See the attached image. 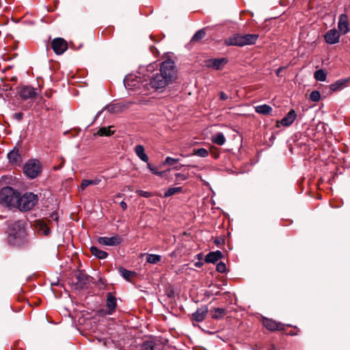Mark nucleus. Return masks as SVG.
<instances>
[{"label":"nucleus","instance_id":"nucleus-1","mask_svg":"<svg viewBox=\"0 0 350 350\" xmlns=\"http://www.w3.org/2000/svg\"><path fill=\"white\" fill-rule=\"evenodd\" d=\"M158 64H150L147 66V79L141 80V77L134 74L127 75L124 79V87L131 88H165L176 79V70L174 61L167 59L160 65L159 70H157Z\"/></svg>","mask_w":350,"mask_h":350},{"label":"nucleus","instance_id":"nucleus-2","mask_svg":"<svg viewBox=\"0 0 350 350\" xmlns=\"http://www.w3.org/2000/svg\"><path fill=\"white\" fill-rule=\"evenodd\" d=\"M27 225V222L23 219L8 222L7 240L9 244L15 247H22L29 242Z\"/></svg>","mask_w":350,"mask_h":350},{"label":"nucleus","instance_id":"nucleus-3","mask_svg":"<svg viewBox=\"0 0 350 350\" xmlns=\"http://www.w3.org/2000/svg\"><path fill=\"white\" fill-rule=\"evenodd\" d=\"M257 38L258 35L256 34L240 35L237 33L226 38L224 40V44L226 46H243L255 43Z\"/></svg>","mask_w":350,"mask_h":350},{"label":"nucleus","instance_id":"nucleus-4","mask_svg":"<svg viewBox=\"0 0 350 350\" xmlns=\"http://www.w3.org/2000/svg\"><path fill=\"white\" fill-rule=\"evenodd\" d=\"M38 196L31 192L25 193L22 196L18 193V200L15 208L21 211H27L31 210L38 202Z\"/></svg>","mask_w":350,"mask_h":350},{"label":"nucleus","instance_id":"nucleus-5","mask_svg":"<svg viewBox=\"0 0 350 350\" xmlns=\"http://www.w3.org/2000/svg\"><path fill=\"white\" fill-rule=\"evenodd\" d=\"M18 192L10 187H3L0 190V204L10 208H15Z\"/></svg>","mask_w":350,"mask_h":350},{"label":"nucleus","instance_id":"nucleus-6","mask_svg":"<svg viewBox=\"0 0 350 350\" xmlns=\"http://www.w3.org/2000/svg\"><path fill=\"white\" fill-rule=\"evenodd\" d=\"M42 170V166L38 160H29L23 166V172L30 178H36Z\"/></svg>","mask_w":350,"mask_h":350},{"label":"nucleus","instance_id":"nucleus-7","mask_svg":"<svg viewBox=\"0 0 350 350\" xmlns=\"http://www.w3.org/2000/svg\"><path fill=\"white\" fill-rule=\"evenodd\" d=\"M98 243L106 246H118L122 242V239L118 234H116L111 237H100L98 238Z\"/></svg>","mask_w":350,"mask_h":350},{"label":"nucleus","instance_id":"nucleus-8","mask_svg":"<svg viewBox=\"0 0 350 350\" xmlns=\"http://www.w3.org/2000/svg\"><path fill=\"white\" fill-rule=\"evenodd\" d=\"M51 47L55 54L62 55L67 50L68 44L63 38H57L51 42Z\"/></svg>","mask_w":350,"mask_h":350},{"label":"nucleus","instance_id":"nucleus-9","mask_svg":"<svg viewBox=\"0 0 350 350\" xmlns=\"http://www.w3.org/2000/svg\"><path fill=\"white\" fill-rule=\"evenodd\" d=\"M297 117L296 111L294 109H291L281 120L277 121L276 126L279 127L282 125L284 127H288L293 124Z\"/></svg>","mask_w":350,"mask_h":350},{"label":"nucleus","instance_id":"nucleus-10","mask_svg":"<svg viewBox=\"0 0 350 350\" xmlns=\"http://www.w3.org/2000/svg\"><path fill=\"white\" fill-rule=\"evenodd\" d=\"M338 32L345 35L350 31V23H349L348 16L346 14L340 15L338 23Z\"/></svg>","mask_w":350,"mask_h":350},{"label":"nucleus","instance_id":"nucleus-11","mask_svg":"<svg viewBox=\"0 0 350 350\" xmlns=\"http://www.w3.org/2000/svg\"><path fill=\"white\" fill-rule=\"evenodd\" d=\"M340 36V33L336 29H332L325 33L324 39L326 43L334 44L339 42Z\"/></svg>","mask_w":350,"mask_h":350},{"label":"nucleus","instance_id":"nucleus-12","mask_svg":"<svg viewBox=\"0 0 350 350\" xmlns=\"http://www.w3.org/2000/svg\"><path fill=\"white\" fill-rule=\"evenodd\" d=\"M228 62V59L225 57L218 59H209L206 61V66L213 68L215 70L221 69Z\"/></svg>","mask_w":350,"mask_h":350},{"label":"nucleus","instance_id":"nucleus-13","mask_svg":"<svg viewBox=\"0 0 350 350\" xmlns=\"http://www.w3.org/2000/svg\"><path fill=\"white\" fill-rule=\"evenodd\" d=\"M9 162L14 165H20L22 163V157L19 150L16 147L8 154Z\"/></svg>","mask_w":350,"mask_h":350},{"label":"nucleus","instance_id":"nucleus-14","mask_svg":"<svg viewBox=\"0 0 350 350\" xmlns=\"http://www.w3.org/2000/svg\"><path fill=\"white\" fill-rule=\"evenodd\" d=\"M264 327L267 329L274 331V330H283L284 325L280 323H277L276 321L265 318L264 317Z\"/></svg>","mask_w":350,"mask_h":350},{"label":"nucleus","instance_id":"nucleus-15","mask_svg":"<svg viewBox=\"0 0 350 350\" xmlns=\"http://www.w3.org/2000/svg\"><path fill=\"white\" fill-rule=\"evenodd\" d=\"M208 312V310L206 306H202L193 313V319L197 322H202L204 320Z\"/></svg>","mask_w":350,"mask_h":350},{"label":"nucleus","instance_id":"nucleus-16","mask_svg":"<svg viewBox=\"0 0 350 350\" xmlns=\"http://www.w3.org/2000/svg\"><path fill=\"white\" fill-rule=\"evenodd\" d=\"M223 256L221 252L217 250L215 252H209L204 258V261L207 263H215Z\"/></svg>","mask_w":350,"mask_h":350},{"label":"nucleus","instance_id":"nucleus-17","mask_svg":"<svg viewBox=\"0 0 350 350\" xmlns=\"http://www.w3.org/2000/svg\"><path fill=\"white\" fill-rule=\"evenodd\" d=\"M106 306L108 314H111L116 308V298L111 293H107Z\"/></svg>","mask_w":350,"mask_h":350},{"label":"nucleus","instance_id":"nucleus-18","mask_svg":"<svg viewBox=\"0 0 350 350\" xmlns=\"http://www.w3.org/2000/svg\"><path fill=\"white\" fill-rule=\"evenodd\" d=\"M35 228L38 232V233L44 235H49L51 233L50 228L47 226V225L41 220H38L35 221Z\"/></svg>","mask_w":350,"mask_h":350},{"label":"nucleus","instance_id":"nucleus-19","mask_svg":"<svg viewBox=\"0 0 350 350\" xmlns=\"http://www.w3.org/2000/svg\"><path fill=\"white\" fill-rule=\"evenodd\" d=\"M35 90L36 89H21L19 95L24 100L36 98L38 96L39 93L36 92Z\"/></svg>","mask_w":350,"mask_h":350},{"label":"nucleus","instance_id":"nucleus-20","mask_svg":"<svg viewBox=\"0 0 350 350\" xmlns=\"http://www.w3.org/2000/svg\"><path fill=\"white\" fill-rule=\"evenodd\" d=\"M118 271L120 275L128 282H131L132 278L135 277L137 275L136 272L127 270L122 267H120L118 268Z\"/></svg>","mask_w":350,"mask_h":350},{"label":"nucleus","instance_id":"nucleus-21","mask_svg":"<svg viewBox=\"0 0 350 350\" xmlns=\"http://www.w3.org/2000/svg\"><path fill=\"white\" fill-rule=\"evenodd\" d=\"M135 152L142 161L148 163V157L145 153L144 147L142 145H137L135 147Z\"/></svg>","mask_w":350,"mask_h":350},{"label":"nucleus","instance_id":"nucleus-22","mask_svg":"<svg viewBox=\"0 0 350 350\" xmlns=\"http://www.w3.org/2000/svg\"><path fill=\"white\" fill-rule=\"evenodd\" d=\"M226 314V310L221 308H214L211 310V317L214 319H221Z\"/></svg>","mask_w":350,"mask_h":350},{"label":"nucleus","instance_id":"nucleus-23","mask_svg":"<svg viewBox=\"0 0 350 350\" xmlns=\"http://www.w3.org/2000/svg\"><path fill=\"white\" fill-rule=\"evenodd\" d=\"M90 250L93 256H96L98 259H105L108 256V254L106 252L98 249L96 246H92L90 248Z\"/></svg>","mask_w":350,"mask_h":350},{"label":"nucleus","instance_id":"nucleus-24","mask_svg":"<svg viewBox=\"0 0 350 350\" xmlns=\"http://www.w3.org/2000/svg\"><path fill=\"white\" fill-rule=\"evenodd\" d=\"M101 182V179L100 178H95L92 180L83 179L81 183V190L85 189L88 186L90 185H98Z\"/></svg>","mask_w":350,"mask_h":350},{"label":"nucleus","instance_id":"nucleus-25","mask_svg":"<svg viewBox=\"0 0 350 350\" xmlns=\"http://www.w3.org/2000/svg\"><path fill=\"white\" fill-rule=\"evenodd\" d=\"M211 141L213 143H214L217 145L222 146L226 142V138H225L224 134L222 133L219 132V133L215 134L214 135H213L211 137Z\"/></svg>","mask_w":350,"mask_h":350},{"label":"nucleus","instance_id":"nucleus-26","mask_svg":"<svg viewBox=\"0 0 350 350\" xmlns=\"http://www.w3.org/2000/svg\"><path fill=\"white\" fill-rule=\"evenodd\" d=\"M348 85H350V77L337 80L334 84L332 85L331 88H342L347 87Z\"/></svg>","mask_w":350,"mask_h":350},{"label":"nucleus","instance_id":"nucleus-27","mask_svg":"<svg viewBox=\"0 0 350 350\" xmlns=\"http://www.w3.org/2000/svg\"><path fill=\"white\" fill-rule=\"evenodd\" d=\"M113 126H110L108 127H101L97 131V134L100 136H111L114 133V131H111Z\"/></svg>","mask_w":350,"mask_h":350},{"label":"nucleus","instance_id":"nucleus-28","mask_svg":"<svg viewBox=\"0 0 350 350\" xmlns=\"http://www.w3.org/2000/svg\"><path fill=\"white\" fill-rule=\"evenodd\" d=\"M142 350H160V349L153 341L149 340L143 343Z\"/></svg>","mask_w":350,"mask_h":350},{"label":"nucleus","instance_id":"nucleus-29","mask_svg":"<svg viewBox=\"0 0 350 350\" xmlns=\"http://www.w3.org/2000/svg\"><path fill=\"white\" fill-rule=\"evenodd\" d=\"M183 190V188L181 187H170L168 189H167L164 193L163 197L167 198L170 196H172L176 193H180Z\"/></svg>","mask_w":350,"mask_h":350},{"label":"nucleus","instance_id":"nucleus-30","mask_svg":"<svg viewBox=\"0 0 350 350\" xmlns=\"http://www.w3.org/2000/svg\"><path fill=\"white\" fill-rule=\"evenodd\" d=\"M161 259V256L158 254H149L146 257V262L150 264H157Z\"/></svg>","mask_w":350,"mask_h":350},{"label":"nucleus","instance_id":"nucleus-31","mask_svg":"<svg viewBox=\"0 0 350 350\" xmlns=\"http://www.w3.org/2000/svg\"><path fill=\"white\" fill-rule=\"evenodd\" d=\"M206 33L204 29H200L193 36L191 41L198 42L204 38Z\"/></svg>","mask_w":350,"mask_h":350},{"label":"nucleus","instance_id":"nucleus-32","mask_svg":"<svg viewBox=\"0 0 350 350\" xmlns=\"http://www.w3.org/2000/svg\"><path fill=\"white\" fill-rule=\"evenodd\" d=\"M314 77L317 81H324L326 79V74L322 69H320L314 72Z\"/></svg>","mask_w":350,"mask_h":350},{"label":"nucleus","instance_id":"nucleus-33","mask_svg":"<svg viewBox=\"0 0 350 350\" xmlns=\"http://www.w3.org/2000/svg\"><path fill=\"white\" fill-rule=\"evenodd\" d=\"M193 154L198 156L200 157H206L208 155V152L205 148L194 149L193 150Z\"/></svg>","mask_w":350,"mask_h":350},{"label":"nucleus","instance_id":"nucleus-34","mask_svg":"<svg viewBox=\"0 0 350 350\" xmlns=\"http://www.w3.org/2000/svg\"><path fill=\"white\" fill-rule=\"evenodd\" d=\"M148 168L150 170V171L157 176H159L161 177L163 176L164 172H159L157 170V167L155 166L152 165L150 163H147Z\"/></svg>","mask_w":350,"mask_h":350},{"label":"nucleus","instance_id":"nucleus-35","mask_svg":"<svg viewBox=\"0 0 350 350\" xmlns=\"http://www.w3.org/2000/svg\"><path fill=\"white\" fill-rule=\"evenodd\" d=\"M321 98V94L320 92L317 90L312 91L310 94V99L312 101L317 102Z\"/></svg>","mask_w":350,"mask_h":350},{"label":"nucleus","instance_id":"nucleus-36","mask_svg":"<svg viewBox=\"0 0 350 350\" xmlns=\"http://www.w3.org/2000/svg\"><path fill=\"white\" fill-rule=\"evenodd\" d=\"M216 269L219 273H224L226 270V264L223 262H219L217 265Z\"/></svg>","mask_w":350,"mask_h":350},{"label":"nucleus","instance_id":"nucleus-37","mask_svg":"<svg viewBox=\"0 0 350 350\" xmlns=\"http://www.w3.org/2000/svg\"><path fill=\"white\" fill-rule=\"evenodd\" d=\"M179 161L178 159L172 158L170 157H167L165 158V161L163 163L164 165H173L175 163H177Z\"/></svg>","mask_w":350,"mask_h":350},{"label":"nucleus","instance_id":"nucleus-38","mask_svg":"<svg viewBox=\"0 0 350 350\" xmlns=\"http://www.w3.org/2000/svg\"><path fill=\"white\" fill-rule=\"evenodd\" d=\"M136 193H138L139 196L144 197V198H150L152 196V193L148 191H145L143 190H137Z\"/></svg>","mask_w":350,"mask_h":350},{"label":"nucleus","instance_id":"nucleus-39","mask_svg":"<svg viewBox=\"0 0 350 350\" xmlns=\"http://www.w3.org/2000/svg\"><path fill=\"white\" fill-rule=\"evenodd\" d=\"M176 180H185L187 178L188 176L181 173H177L175 175Z\"/></svg>","mask_w":350,"mask_h":350},{"label":"nucleus","instance_id":"nucleus-40","mask_svg":"<svg viewBox=\"0 0 350 350\" xmlns=\"http://www.w3.org/2000/svg\"><path fill=\"white\" fill-rule=\"evenodd\" d=\"M77 280L79 282H81V284H85V282L86 280V276L83 273H79L77 276Z\"/></svg>","mask_w":350,"mask_h":350},{"label":"nucleus","instance_id":"nucleus-41","mask_svg":"<svg viewBox=\"0 0 350 350\" xmlns=\"http://www.w3.org/2000/svg\"><path fill=\"white\" fill-rule=\"evenodd\" d=\"M286 67H280L276 70V75L278 77L283 76V72H285Z\"/></svg>","mask_w":350,"mask_h":350},{"label":"nucleus","instance_id":"nucleus-42","mask_svg":"<svg viewBox=\"0 0 350 350\" xmlns=\"http://www.w3.org/2000/svg\"><path fill=\"white\" fill-rule=\"evenodd\" d=\"M14 117L16 120L21 121L23 118V113H16L14 114Z\"/></svg>","mask_w":350,"mask_h":350},{"label":"nucleus","instance_id":"nucleus-43","mask_svg":"<svg viewBox=\"0 0 350 350\" xmlns=\"http://www.w3.org/2000/svg\"><path fill=\"white\" fill-rule=\"evenodd\" d=\"M272 109L270 106L264 104V114H269L271 113Z\"/></svg>","mask_w":350,"mask_h":350},{"label":"nucleus","instance_id":"nucleus-44","mask_svg":"<svg viewBox=\"0 0 350 350\" xmlns=\"http://www.w3.org/2000/svg\"><path fill=\"white\" fill-rule=\"evenodd\" d=\"M105 109H107L108 111L113 113V112H114V106L113 105H107L105 107Z\"/></svg>","mask_w":350,"mask_h":350},{"label":"nucleus","instance_id":"nucleus-45","mask_svg":"<svg viewBox=\"0 0 350 350\" xmlns=\"http://www.w3.org/2000/svg\"><path fill=\"white\" fill-rule=\"evenodd\" d=\"M51 218L52 219H53L54 221H58V216H57V213H53L51 215Z\"/></svg>","mask_w":350,"mask_h":350},{"label":"nucleus","instance_id":"nucleus-46","mask_svg":"<svg viewBox=\"0 0 350 350\" xmlns=\"http://www.w3.org/2000/svg\"><path fill=\"white\" fill-rule=\"evenodd\" d=\"M256 111L260 114H262V105H258L256 107Z\"/></svg>","mask_w":350,"mask_h":350},{"label":"nucleus","instance_id":"nucleus-47","mask_svg":"<svg viewBox=\"0 0 350 350\" xmlns=\"http://www.w3.org/2000/svg\"><path fill=\"white\" fill-rule=\"evenodd\" d=\"M220 98L223 100H226L228 98V96L223 92H221L219 94Z\"/></svg>","mask_w":350,"mask_h":350},{"label":"nucleus","instance_id":"nucleus-48","mask_svg":"<svg viewBox=\"0 0 350 350\" xmlns=\"http://www.w3.org/2000/svg\"><path fill=\"white\" fill-rule=\"evenodd\" d=\"M120 206L122 207V208L125 211L127 208V204L126 203L124 202V201H122L120 202Z\"/></svg>","mask_w":350,"mask_h":350},{"label":"nucleus","instance_id":"nucleus-49","mask_svg":"<svg viewBox=\"0 0 350 350\" xmlns=\"http://www.w3.org/2000/svg\"><path fill=\"white\" fill-rule=\"evenodd\" d=\"M203 264H204V263H203V262H200V261H198V262H195V266H196V267L200 268V267H202Z\"/></svg>","mask_w":350,"mask_h":350},{"label":"nucleus","instance_id":"nucleus-50","mask_svg":"<svg viewBox=\"0 0 350 350\" xmlns=\"http://www.w3.org/2000/svg\"><path fill=\"white\" fill-rule=\"evenodd\" d=\"M267 350H278L274 345H271Z\"/></svg>","mask_w":350,"mask_h":350},{"label":"nucleus","instance_id":"nucleus-51","mask_svg":"<svg viewBox=\"0 0 350 350\" xmlns=\"http://www.w3.org/2000/svg\"><path fill=\"white\" fill-rule=\"evenodd\" d=\"M202 256H203V255H202V254H201V253H200V254H198L196 256L197 258H198L199 260H201L202 259Z\"/></svg>","mask_w":350,"mask_h":350},{"label":"nucleus","instance_id":"nucleus-52","mask_svg":"<svg viewBox=\"0 0 350 350\" xmlns=\"http://www.w3.org/2000/svg\"><path fill=\"white\" fill-rule=\"evenodd\" d=\"M275 136L273 135V134H272L269 139L271 143H273V141L275 139Z\"/></svg>","mask_w":350,"mask_h":350},{"label":"nucleus","instance_id":"nucleus-53","mask_svg":"<svg viewBox=\"0 0 350 350\" xmlns=\"http://www.w3.org/2000/svg\"><path fill=\"white\" fill-rule=\"evenodd\" d=\"M103 111V110L98 111L97 113V114L96 115V118H98V116H100Z\"/></svg>","mask_w":350,"mask_h":350},{"label":"nucleus","instance_id":"nucleus-54","mask_svg":"<svg viewBox=\"0 0 350 350\" xmlns=\"http://www.w3.org/2000/svg\"><path fill=\"white\" fill-rule=\"evenodd\" d=\"M46 96H48V97H50L51 96V93H48V92H46L45 93Z\"/></svg>","mask_w":350,"mask_h":350},{"label":"nucleus","instance_id":"nucleus-55","mask_svg":"<svg viewBox=\"0 0 350 350\" xmlns=\"http://www.w3.org/2000/svg\"><path fill=\"white\" fill-rule=\"evenodd\" d=\"M12 79V80H16V77H12V79Z\"/></svg>","mask_w":350,"mask_h":350},{"label":"nucleus","instance_id":"nucleus-56","mask_svg":"<svg viewBox=\"0 0 350 350\" xmlns=\"http://www.w3.org/2000/svg\"><path fill=\"white\" fill-rule=\"evenodd\" d=\"M174 169L178 170L179 168L178 167H175Z\"/></svg>","mask_w":350,"mask_h":350}]
</instances>
